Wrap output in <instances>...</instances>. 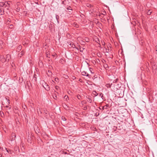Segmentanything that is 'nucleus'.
<instances>
[{
    "instance_id": "1",
    "label": "nucleus",
    "mask_w": 157,
    "mask_h": 157,
    "mask_svg": "<svg viewBox=\"0 0 157 157\" xmlns=\"http://www.w3.org/2000/svg\"><path fill=\"white\" fill-rule=\"evenodd\" d=\"M10 4L8 2H0V8H2V9L6 8L7 10H8L10 7Z\"/></svg>"
},
{
    "instance_id": "2",
    "label": "nucleus",
    "mask_w": 157,
    "mask_h": 157,
    "mask_svg": "<svg viewBox=\"0 0 157 157\" xmlns=\"http://www.w3.org/2000/svg\"><path fill=\"white\" fill-rule=\"evenodd\" d=\"M113 87L115 88V89L117 90L119 89L121 87V84H113Z\"/></svg>"
},
{
    "instance_id": "3",
    "label": "nucleus",
    "mask_w": 157,
    "mask_h": 157,
    "mask_svg": "<svg viewBox=\"0 0 157 157\" xmlns=\"http://www.w3.org/2000/svg\"><path fill=\"white\" fill-rule=\"evenodd\" d=\"M11 59V56L10 54H7L6 56L5 62H8Z\"/></svg>"
},
{
    "instance_id": "4",
    "label": "nucleus",
    "mask_w": 157,
    "mask_h": 157,
    "mask_svg": "<svg viewBox=\"0 0 157 157\" xmlns=\"http://www.w3.org/2000/svg\"><path fill=\"white\" fill-rule=\"evenodd\" d=\"M82 74L83 75L86 76L88 77L89 78H90V75L87 73L86 71H83L82 72Z\"/></svg>"
},
{
    "instance_id": "5",
    "label": "nucleus",
    "mask_w": 157,
    "mask_h": 157,
    "mask_svg": "<svg viewBox=\"0 0 157 157\" xmlns=\"http://www.w3.org/2000/svg\"><path fill=\"white\" fill-rule=\"evenodd\" d=\"M94 39L96 43H98V44L99 45V46H101V44L100 43V40L99 39L97 36H95L94 37Z\"/></svg>"
},
{
    "instance_id": "6",
    "label": "nucleus",
    "mask_w": 157,
    "mask_h": 157,
    "mask_svg": "<svg viewBox=\"0 0 157 157\" xmlns=\"http://www.w3.org/2000/svg\"><path fill=\"white\" fill-rule=\"evenodd\" d=\"M0 60L2 63L5 62V58L3 56H0Z\"/></svg>"
},
{
    "instance_id": "7",
    "label": "nucleus",
    "mask_w": 157,
    "mask_h": 157,
    "mask_svg": "<svg viewBox=\"0 0 157 157\" xmlns=\"http://www.w3.org/2000/svg\"><path fill=\"white\" fill-rule=\"evenodd\" d=\"M16 135L15 133L13 132L11 134V137H12L11 140H15Z\"/></svg>"
},
{
    "instance_id": "8",
    "label": "nucleus",
    "mask_w": 157,
    "mask_h": 157,
    "mask_svg": "<svg viewBox=\"0 0 157 157\" xmlns=\"http://www.w3.org/2000/svg\"><path fill=\"white\" fill-rule=\"evenodd\" d=\"M44 88L45 89V90H47L48 91L50 89V88L49 86L48 85L45 84V86H43Z\"/></svg>"
},
{
    "instance_id": "9",
    "label": "nucleus",
    "mask_w": 157,
    "mask_h": 157,
    "mask_svg": "<svg viewBox=\"0 0 157 157\" xmlns=\"http://www.w3.org/2000/svg\"><path fill=\"white\" fill-rule=\"evenodd\" d=\"M4 14V11L3 9L0 8V15H3Z\"/></svg>"
},
{
    "instance_id": "10",
    "label": "nucleus",
    "mask_w": 157,
    "mask_h": 157,
    "mask_svg": "<svg viewBox=\"0 0 157 157\" xmlns=\"http://www.w3.org/2000/svg\"><path fill=\"white\" fill-rule=\"evenodd\" d=\"M47 75L48 76H51L52 75V73L51 71L50 70H48V72H47Z\"/></svg>"
},
{
    "instance_id": "11",
    "label": "nucleus",
    "mask_w": 157,
    "mask_h": 157,
    "mask_svg": "<svg viewBox=\"0 0 157 157\" xmlns=\"http://www.w3.org/2000/svg\"><path fill=\"white\" fill-rule=\"evenodd\" d=\"M113 83H111V84L108 83L106 84V86L107 88H110L112 86V85H113Z\"/></svg>"
},
{
    "instance_id": "12",
    "label": "nucleus",
    "mask_w": 157,
    "mask_h": 157,
    "mask_svg": "<svg viewBox=\"0 0 157 157\" xmlns=\"http://www.w3.org/2000/svg\"><path fill=\"white\" fill-rule=\"evenodd\" d=\"M24 54V52L23 51H21V52L18 54V56L20 57H21Z\"/></svg>"
},
{
    "instance_id": "13",
    "label": "nucleus",
    "mask_w": 157,
    "mask_h": 157,
    "mask_svg": "<svg viewBox=\"0 0 157 157\" xmlns=\"http://www.w3.org/2000/svg\"><path fill=\"white\" fill-rule=\"evenodd\" d=\"M71 47L73 48H76L78 50H79V49L78 48L76 47L75 45L73 43L72 44L71 46Z\"/></svg>"
},
{
    "instance_id": "14",
    "label": "nucleus",
    "mask_w": 157,
    "mask_h": 157,
    "mask_svg": "<svg viewBox=\"0 0 157 157\" xmlns=\"http://www.w3.org/2000/svg\"><path fill=\"white\" fill-rule=\"evenodd\" d=\"M104 67L106 69H107V68H109V66L107 64H104Z\"/></svg>"
},
{
    "instance_id": "15",
    "label": "nucleus",
    "mask_w": 157,
    "mask_h": 157,
    "mask_svg": "<svg viewBox=\"0 0 157 157\" xmlns=\"http://www.w3.org/2000/svg\"><path fill=\"white\" fill-rule=\"evenodd\" d=\"M151 13H152V11H151V10H149L147 12V15H150Z\"/></svg>"
},
{
    "instance_id": "16",
    "label": "nucleus",
    "mask_w": 157,
    "mask_h": 157,
    "mask_svg": "<svg viewBox=\"0 0 157 157\" xmlns=\"http://www.w3.org/2000/svg\"><path fill=\"white\" fill-rule=\"evenodd\" d=\"M64 99H65L67 101V99L68 100H69V98H68V96L67 95H66L64 96Z\"/></svg>"
},
{
    "instance_id": "17",
    "label": "nucleus",
    "mask_w": 157,
    "mask_h": 157,
    "mask_svg": "<svg viewBox=\"0 0 157 157\" xmlns=\"http://www.w3.org/2000/svg\"><path fill=\"white\" fill-rule=\"evenodd\" d=\"M118 80L119 79L118 78L114 80L113 82L112 83H113V84H116L117 83V82Z\"/></svg>"
},
{
    "instance_id": "18",
    "label": "nucleus",
    "mask_w": 157,
    "mask_h": 157,
    "mask_svg": "<svg viewBox=\"0 0 157 157\" xmlns=\"http://www.w3.org/2000/svg\"><path fill=\"white\" fill-rule=\"evenodd\" d=\"M66 0H64L62 1L61 2V4L63 5H66Z\"/></svg>"
},
{
    "instance_id": "19",
    "label": "nucleus",
    "mask_w": 157,
    "mask_h": 157,
    "mask_svg": "<svg viewBox=\"0 0 157 157\" xmlns=\"http://www.w3.org/2000/svg\"><path fill=\"white\" fill-rule=\"evenodd\" d=\"M6 149V151L8 153H10V154H11L12 153V151L11 150H10L9 149L8 150L7 149V148H5Z\"/></svg>"
},
{
    "instance_id": "20",
    "label": "nucleus",
    "mask_w": 157,
    "mask_h": 157,
    "mask_svg": "<svg viewBox=\"0 0 157 157\" xmlns=\"http://www.w3.org/2000/svg\"><path fill=\"white\" fill-rule=\"evenodd\" d=\"M72 42L70 41L67 42V44H68L70 45L71 46L72 45Z\"/></svg>"
},
{
    "instance_id": "21",
    "label": "nucleus",
    "mask_w": 157,
    "mask_h": 157,
    "mask_svg": "<svg viewBox=\"0 0 157 157\" xmlns=\"http://www.w3.org/2000/svg\"><path fill=\"white\" fill-rule=\"evenodd\" d=\"M74 26L76 28L78 27V24L77 23H74Z\"/></svg>"
},
{
    "instance_id": "22",
    "label": "nucleus",
    "mask_w": 157,
    "mask_h": 157,
    "mask_svg": "<svg viewBox=\"0 0 157 157\" xmlns=\"http://www.w3.org/2000/svg\"><path fill=\"white\" fill-rule=\"evenodd\" d=\"M61 119L63 121H66V119L64 116H62L61 117Z\"/></svg>"
},
{
    "instance_id": "23",
    "label": "nucleus",
    "mask_w": 157,
    "mask_h": 157,
    "mask_svg": "<svg viewBox=\"0 0 157 157\" xmlns=\"http://www.w3.org/2000/svg\"><path fill=\"white\" fill-rule=\"evenodd\" d=\"M46 57L48 58H50V54L49 53H48V52L46 53Z\"/></svg>"
},
{
    "instance_id": "24",
    "label": "nucleus",
    "mask_w": 157,
    "mask_h": 157,
    "mask_svg": "<svg viewBox=\"0 0 157 157\" xmlns=\"http://www.w3.org/2000/svg\"><path fill=\"white\" fill-rule=\"evenodd\" d=\"M54 80L56 82H59V78H55L54 79Z\"/></svg>"
},
{
    "instance_id": "25",
    "label": "nucleus",
    "mask_w": 157,
    "mask_h": 157,
    "mask_svg": "<svg viewBox=\"0 0 157 157\" xmlns=\"http://www.w3.org/2000/svg\"><path fill=\"white\" fill-rule=\"evenodd\" d=\"M87 101L90 103H91L92 101V100L90 98H88Z\"/></svg>"
},
{
    "instance_id": "26",
    "label": "nucleus",
    "mask_w": 157,
    "mask_h": 157,
    "mask_svg": "<svg viewBox=\"0 0 157 157\" xmlns=\"http://www.w3.org/2000/svg\"><path fill=\"white\" fill-rule=\"evenodd\" d=\"M105 106H101V107H99V109L100 110H101V109L103 110L104 109L105 107Z\"/></svg>"
},
{
    "instance_id": "27",
    "label": "nucleus",
    "mask_w": 157,
    "mask_h": 157,
    "mask_svg": "<svg viewBox=\"0 0 157 157\" xmlns=\"http://www.w3.org/2000/svg\"><path fill=\"white\" fill-rule=\"evenodd\" d=\"M93 92L95 93V94H94V93H93V94H94V95H95V96H96L98 95V93H97V92H96V91H94Z\"/></svg>"
},
{
    "instance_id": "28",
    "label": "nucleus",
    "mask_w": 157,
    "mask_h": 157,
    "mask_svg": "<svg viewBox=\"0 0 157 157\" xmlns=\"http://www.w3.org/2000/svg\"><path fill=\"white\" fill-rule=\"evenodd\" d=\"M77 97L79 99V100H80L81 99V96L79 95H77Z\"/></svg>"
},
{
    "instance_id": "29",
    "label": "nucleus",
    "mask_w": 157,
    "mask_h": 157,
    "mask_svg": "<svg viewBox=\"0 0 157 157\" xmlns=\"http://www.w3.org/2000/svg\"><path fill=\"white\" fill-rule=\"evenodd\" d=\"M67 9L68 10H72V9H71V7L70 6H69L67 8Z\"/></svg>"
},
{
    "instance_id": "30",
    "label": "nucleus",
    "mask_w": 157,
    "mask_h": 157,
    "mask_svg": "<svg viewBox=\"0 0 157 157\" xmlns=\"http://www.w3.org/2000/svg\"><path fill=\"white\" fill-rule=\"evenodd\" d=\"M36 76H37L36 75L34 74V77H33V78H34V80L35 81H36Z\"/></svg>"
},
{
    "instance_id": "31",
    "label": "nucleus",
    "mask_w": 157,
    "mask_h": 157,
    "mask_svg": "<svg viewBox=\"0 0 157 157\" xmlns=\"http://www.w3.org/2000/svg\"><path fill=\"white\" fill-rule=\"evenodd\" d=\"M103 94L102 93H101L100 94H99V96L101 97V98L103 99Z\"/></svg>"
},
{
    "instance_id": "32",
    "label": "nucleus",
    "mask_w": 157,
    "mask_h": 157,
    "mask_svg": "<svg viewBox=\"0 0 157 157\" xmlns=\"http://www.w3.org/2000/svg\"><path fill=\"white\" fill-rule=\"evenodd\" d=\"M86 6L88 7H92V6L90 5V4H87Z\"/></svg>"
},
{
    "instance_id": "33",
    "label": "nucleus",
    "mask_w": 157,
    "mask_h": 157,
    "mask_svg": "<svg viewBox=\"0 0 157 157\" xmlns=\"http://www.w3.org/2000/svg\"><path fill=\"white\" fill-rule=\"evenodd\" d=\"M101 43L103 45H105V42L101 40Z\"/></svg>"
},
{
    "instance_id": "34",
    "label": "nucleus",
    "mask_w": 157,
    "mask_h": 157,
    "mask_svg": "<svg viewBox=\"0 0 157 157\" xmlns=\"http://www.w3.org/2000/svg\"><path fill=\"white\" fill-rule=\"evenodd\" d=\"M56 19H57V21H58V19L59 18V16L58 15H56Z\"/></svg>"
},
{
    "instance_id": "35",
    "label": "nucleus",
    "mask_w": 157,
    "mask_h": 157,
    "mask_svg": "<svg viewBox=\"0 0 157 157\" xmlns=\"http://www.w3.org/2000/svg\"><path fill=\"white\" fill-rule=\"evenodd\" d=\"M44 111L45 114H47L48 113V111L47 110H44Z\"/></svg>"
},
{
    "instance_id": "36",
    "label": "nucleus",
    "mask_w": 157,
    "mask_h": 157,
    "mask_svg": "<svg viewBox=\"0 0 157 157\" xmlns=\"http://www.w3.org/2000/svg\"><path fill=\"white\" fill-rule=\"evenodd\" d=\"M21 46H19V47H18L17 48L18 49V50H20L21 48Z\"/></svg>"
},
{
    "instance_id": "37",
    "label": "nucleus",
    "mask_w": 157,
    "mask_h": 157,
    "mask_svg": "<svg viewBox=\"0 0 157 157\" xmlns=\"http://www.w3.org/2000/svg\"><path fill=\"white\" fill-rule=\"evenodd\" d=\"M117 129V127H114V130L115 131L116 130V129Z\"/></svg>"
},
{
    "instance_id": "38",
    "label": "nucleus",
    "mask_w": 157,
    "mask_h": 157,
    "mask_svg": "<svg viewBox=\"0 0 157 157\" xmlns=\"http://www.w3.org/2000/svg\"><path fill=\"white\" fill-rule=\"evenodd\" d=\"M52 24H50L49 25V28H50V27H52Z\"/></svg>"
},
{
    "instance_id": "39",
    "label": "nucleus",
    "mask_w": 157,
    "mask_h": 157,
    "mask_svg": "<svg viewBox=\"0 0 157 157\" xmlns=\"http://www.w3.org/2000/svg\"><path fill=\"white\" fill-rule=\"evenodd\" d=\"M3 43V42L2 41H0V44H2Z\"/></svg>"
},
{
    "instance_id": "40",
    "label": "nucleus",
    "mask_w": 157,
    "mask_h": 157,
    "mask_svg": "<svg viewBox=\"0 0 157 157\" xmlns=\"http://www.w3.org/2000/svg\"><path fill=\"white\" fill-rule=\"evenodd\" d=\"M15 149L16 150H17V149H18V147H15Z\"/></svg>"
},
{
    "instance_id": "41",
    "label": "nucleus",
    "mask_w": 157,
    "mask_h": 157,
    "mask_svg": "<svg viewBox=\"0 0 157 157\" xmlns=\"http://www.w3.org/2000/svg\"><path fill=\"white\" fill-rule=\"evenodd\" d=\"M2 154L0 152V157H1L2 156Z\"/></svg>"
},
{
    "instance_id": "42",
    "label": "nucleus",
    "mask_w": 157,
    "mask_h": 157,
    "mask_svg": "<svg viewBox=\"0 0 157 157\" xmlns=\"http://www.w3.org/2000/svg\"><path fill=\"white\" fill-rule=\"evenodd\" d=\"M0 149H3V148H2L1 146H0Z\"/></svg>"
},
{
    "instance_id": "43",
    "label": "nucleus",
    "mask_w": 157,
    "mask_h": 157,
    "mask_svg": "<svg viewBox=\"0 0 157 157\" xmlns=\"http://www.w3.org/2000/svg\"><path fill=\"white\" fill-rule=\"evenodd\" d=\"M39 109V110H40V113H42V112L40 111V109Z\"/></svg>"
},
{
    "instance_id": "44",
    "label": "nucleus",
    "mask_w": 157,
    "mask_h": 157,
    "mask_svg": "<svg viewBox=\"0 0 157 157\" xmlns=\"http://www.w3.org/2000/svg\"><path fill=\"white\" fill-rule=\"evenodd\" d=\"M56 98V96H55V98H54L55 99V98Z\"/></svg>"
},
{
    "instance_id": "45",
    "label": "nucleus",
    "mask_w": 157,
    "mask_h": 157,
    "mask_svg": "<svg viewBox=\"0 0 157 157\" xmlns=\"http://www.w3.org/2000/svg\"><path fill=\"white\" fill-rule=\"evenodd\" d=\"M56 98V96H55V98H54L55 99V98Z\"/></svg>"
},
{
    "instance_id": "46",
    "label": "nucleus",
    "mask_w": 157,
    "mask_h": 157,
    "mask_svg": "<svg viewBox=\"0 0 157 157\" xmlns=\"http://www.w3.org/2000/svg\"><path fill=\"white\" fill-rule=\"evenodd\" d=\"M56 98V96H55V98H54L55 99V98Z\"/></svg>"
},
{
    "instance_id": "47",
    "label": "nucleus",
    "mask_w": 157,
    "mask_h": 157,
    "mask_svg": "<svg viewBox=\"0 0 157 157\" xmlns=\"http://www.w3.org/2000/svg\"><path fill=\"white\" fill-rule=\"evenodd\" d=\"M96 75H95V76H94V77H95V78H97V77H96Z\"/></svg>"
},
{
    "instance_id": "48",
    "label": "nucleus",
    "mask_w": 157,
    "mask_h": 157,
    "mask_svg": "<svg viewBox=\"0 0 157 157\" xmlns=\"http://www.w3.org/2000/svg\"><path fill=\"white\" fill-rule=\"evenodd\" d=\"M96 75H95V76H94V77H95V78H97V77H96Z\"/></svg>"
},
{
    "instance_id": "49",
    "label": "nucleus",
    "mask_w": 157,
    "mask_h": 157,
    "mask_svg": "<svg viewBox=\"0 0 157 157\" xmlns=\"http://www.w3.org/2000/svg\"><path fill=\"white\" fill-rule=\"evenodd\" d=\"M106 106L104 108H106V107H107V106Z\"/></svg>"
},
{
    "instance_id": "50",
    "label": "nucleus",
    "mask_w": 157,
    "mask_h": 157,
    "mask_svg": "<svg viewBox=\"0 0 157 157\" xmlns=\"http://www.w3.org/2000/svg\"><path fill=\"white\" fill-rule=\"evenodd\" d=\"M6 107H9V106H6Z\"/></svg>"
},
{
    "instance_id": "51",
    "label": "nucleus",
    "mask_w": 157,
    "mask_h": 157,
    "mask_svg": "<svg viewBox=\"0 0 157 157\" xmlns=\"http://www.w3.org/2000/svg\"><path fill=\"white\" fill-rule=\"evenodd\" d=\"M112 86L113 87V85H112Z\"/></svg>"
},
{
    "instance_id": "52",
    "label": "nucleus",
    "mask_w": 157,
    "mask_h": 157,
    "mask_svg": "<svg viewBox=\"0 0 157 157\" xmlns=\"http://www.w3.org/2000/svg\"><path fill=\"white\" fill-rule=\"evenodd\" d=\"M0 107H1V109H2V106H0Z\"/></svg>"
},
{
    "instance_id": "53",
    "label": "nucleus",
    "mask_w": 157,
    "mask_h": 157,
    "mask_svg": "<svg viewBox=\"0 0 157 157\" xmlns=\"http://www.w3.org/2000/svg\"><path fill=\"white\" fill-rule=\"evenodd\" d=\"M80 52H82V51L81 50H80Z\"/></svg>"
},
{
    "instance_id": "54",
    "label": "nucleus",
    "mask_w": 157,
    "mask_h": 157,
    "mask_svg": "<svg viewBox=\"0 0 157 157\" xmlns=\"http://www.w3.org/2000/svg\"><path fill=\"white\" fill-rule=\"evenodd\" d=\"M10 109V107H9V109Z\"/></svg>"
},
{
    "instance_id": "55",
    "label": "nucleus",
    "mask_w": 157,
    "mask_h": 157,
    "mask_svg": "<svg viewBox=\"0 0 157 157\" xmlns=\"http://www.w3.org/2000/svg\"><path fill=\"white\" fill-rule=\"evenodd\" d=\"M2 113L3 114H4L3 113V112H2Z\"/></svg>"
}]
</instances>
